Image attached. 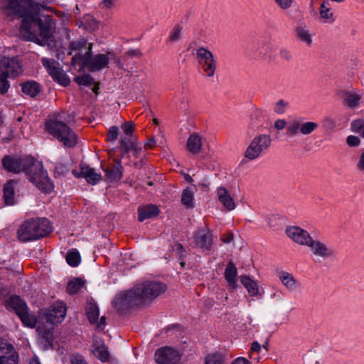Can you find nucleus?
Listing matches in <instances>:
<instances>
[{
	"instance_id": "obj_1",
	"label": "nucleus",
	"mask_w": 364,
	"mask_h": 364,
	"mask_svg": "<svg viewBox=\"0 0 364 364\" xmlns=\"http://www.w3.org/2000/svg\"><path fill=\"white\" fill-rule=\"evenodd\" d=\"M2 7L3 12L8 16L21 18L20 32L28 39L38 36L47 42L53 36L54 23L49 15L40 16V14L49 8L35 0H6Z\"/></svg>"
},
{
	"instance_id": "obj_2",
	"label": "nucleus",
	"mask_w": 364,
	"mask_h": 364,
	"mask_svg": "<svg viewBox=\"0 0 364 364\" xmlns=\"http://www.w3.org/2000/svg\"><path fill=\"white\" fill-rule=\"evenodd\" d=\"M2 166L6 171L14 173L25 172L28 180L42 193L49 194L54 190V184L48 177L47 171L32 157L5 156L2 159Z\"/></svg>"
},
{
	"instance_id": "obj_3",
	"label": "nucleus",
	"mask_w": 364,
	"mask_h": 364,
	"mask_svg": "<svg viewBox=\"0 0 364 364\" xmlns=\"http://www.w3.org/2000/svg\"><path fill=\"white\" fill-rule=\"evenodd\" d=\"M52 232L50 221L46 218H32L24 221L19 227L17 235L23 242L36 240Z\"/></svg>"
},
{
	"instance_id": "obj_4",
	"label": "nucleus",
	"mask_w": 364,
	"mask_h": 364,
	"mask_svg": "<svg viewBox=\"0 0 364 364\" xmlns=\"http://www.w3.org/2000/svg\"><path fill=\"white\" fill-rule=\"evenodd\" d=\"M45 130L64 146L73 148L77 144L75 132L65 122L50 119L45 122Z\"/></svg>"
},
{
	"instance_id": "obj_5",
	"label": "nucleus",
	"mask_w": 364,
	"mask_h": 364,
	"mask_svg": "<svg viewBox=\"0 0 364 364\" xmlns=\"http://www.w3.org/2000/svg\"><path fill=\"white\" fill-rule=\"evenodd\" d=\"M274 126L277 130H282L287 127V134L291 136H295L299 134H311L318 127V124L311 121L304 122V119L299 117L291 120L288 125L285 119H277Z\"/></svg>"
},
{
	"instance_id": "obj_6",
	"label": "nucleus",
	"mask_w": 364,
	"mask_h": 364,
	"mask_svg": "<svg viewBox=\"0 0 364 364\" xmlns=\"http://www.w3.org/2000/svg\"><path fill=\"white\" fill-rule=\"evenodd\" d=\"M167 289L166 284L157 281H145L135 285L142 304L164 294Z\"/></svg>"
},
{
	"instance_id": "obj_7",
	"label": "nucleus",
	"mask_w": 364,
	"mask_h": 364,
	"mask_svg": "<svg viewBox=\"0 0 364 364\" xmlns=\"http://www.w3.org/2000/svg\"><path fill=\"white\" fill-rule=\"evenodd\" d=\"M113 303L114 308L122 313L143 305L135 286L129 290L118 294Z\"/></svg>"
},
{
	"instance_id": "obj_8",
	"label": "nucleus",
	"mask_w": 364,
	"mask_h": 364,
	"mask_svg": "<svg viewBox=\"0 0 364 364\" xmlns=\"http://www.w3.org/2000/svg\"><path fill=\"white\" fill-rule=\"evenodd\" d=\"M271 137L268 134H259L253 138L245 151V157L253 161L264 154L271 145Z\"/></svg>"
},
{
	"instance_id": "obj_9",
	"label": "nucleus",
	"mask_w": 364,
	"mask_h": 364,
	"mask_svg": "<svg viewBox=\"0 0 364 364\" xmlns=\"http://www.w3.org/2000/svg\"><path fill=\"white\" fill-rule=\"evenodd\" d=\"M196 58L206 76L213 77L217 68V62L213 53L208 48L200 47L196 50Z\"/></svg>"
},
{
	"instance_id": "obj_10",
	"label": "nucleus",
	"mask_w": 364,
	"mask_h": 364,
	"mask_svg": "<svg viewBox=\"0 0 364 364\" xmlns=\"http://www.w3.org/2000/svg\"><path fill=\"white\" fill-rule=\"evenodd\" d=\"M41 63L54 81L65 87L70 84L69 77L63 71L58 61L42 58Z\"/></svg>"
},
{
	"instance_id": "obj_11",
	"label": "nucleus",
	"mask_w": 364,
	"mask_h": 364,
	"mask_svg": "<svg viewBox=\"0 0 364 364\" xmlns=\"http://www.w3.org/2000/svg\"><path fill=\"white\" fill-rule=\"evenodd\" d=\"M193 242L194 247L202 252H210L214 245L213 233L208 228L198 229L193 233Z\"/></svg>"
},
{
	"instance_id": "obj_12",
	"label": "nucleus",
	"mask_w": 364,
	"mask_h": 364,
	"mask_svg": "<svg viewBox=\"0 0 364 364\" xmlns=\"http://www.w3.org/2000/svg\"><path fill=\"white\" fill-rule=\"evenodd\" d=\"M109 58L105 54H97L92 57V50L89 48L87 54L82 57V66L87 67L90 71L95 72L108 67Z\"/></svg>"
},
{
	"instance_id": "obj_13",
	"label": "nucleus",
	"mask_w": 364,
	"mask_h": 364,
	"mask_svg": "<svg viewBox=\"0 0 364 364\" xmlns=\"http://www.w3.org/2000/svg\"><path fill=\"white\" fill-rule=\"evenodd\" d=\"M68 55L75 54L72 58V63L73 65L80 64L82 62V57L87 54L89 48L92 49V44L87 43L85 38H80L75 41H73L69 44Z\"/></svg>"
},
{
	"instance_id": "obj_14",
	"label": "nucleus",
	"mask_w": 364,
	"mask_h": 364,
	"mask_svg": "<svg viewBox=\"0 0 364 364\" xmlns=\"http://www.w3.org/2000/svg\"><path fill=\"white\" fill-rule=\"evenodd\" d=\"M66 314L65 304L63 301H56L46 311L44 316L48 323L58 324L65 319Z\"/></svg>"
},
{
	"instance_id": "obj_15",
	"label": "nucleus",
	"mask_w": 364,
	"mask_h": 364,
	"mask_svg": "<svg viewBox=\"0 0 364 364\" xmlns=\"http://www.w3.org/2000/svg\"><path fill=\"white\" fill-rule=\"evenodd\" d=\"M18 353L6 340L0 338V364H18Z\"/></svg>"
},
{
	"instance_id": "obj_16",
	"label": "nucleus",
	"mask_w": 364,
	"mask_h": 364,
	"mask_svg": "<svg viewBox=\"0 0 364 364\" xmlns=\"http://www.w3.org/2000/svg\"><path fill=\"white\" fill-rule=\"evenodd\" d=\"M337 95L342 101L343 106L355 109L360 105L363 95L353 90H341L337 92Z\"/></svg>"
},
{
	"instance_id": "obj_17",
	"label": "nucleus",
	"mask_w": 364,
	"mask_h": 364,
	"mask_svg": "<svg viewBox=\"0 0 364 364\" xmlns=\"http://www.w3.org/2000/svg\"><path fill=\"white\" fill-rule=\"evenodd\" d=\"M180 359L179 353L168 346L161 348L155 353V360L159 364H178Z\"/></svg>"
},
{
	"instance_id": "obj_18",
	"label": "nucleus",
	"mask_w": 364,
	"mask_h": 364,
	"mask_svg": "<svg viewBox=\"0 0 364 364\" xmlns=\"http://www.w3.org/2000/svg\"><path fill=\"white\" fill-rule=\"evenodd\" d=\"M285 232L287 235L294 242L303 246L307 247L313 239L306 230L299 226H289L286 228Z\"/></svg>"
},
{
	"instance_id": "obj_19",
	"label": "nucleus",
	"mask_w": 364,
	"mask_h": 364,
	"mask_svg": "<svg viewBox=\"0 0 364 364\" xmlns=\"http://www.w3.org/2000/svg\"><path fill=\"white\" fill-rule=\"evenodd\" d=\"M0 71L6 77H16L21 73V68L16 58L4 57L0 62Z\"/></svg>"
},
{
	"instance_id": "obj_20",
	"label": "nucleus",
	"mask_w": 364,
	"mask_h": 364,
	"mask_svg": "<svg viewBox=\"0 0 364 364\" xmlns=\"http://www.w3.org/2000/svg\"><path fill=\"white\" fill-rule=\"evenodd\" d=\"M307 247L310 249L311 253L316 257L329 259L334 256L333 248L321 240L312 239Z\"/></svg>"
},
{
	"instance_id": "obj_21",
	"label": "nucleus",
	"mask_w": 364,
	"mask_h": 364,
	"mask_svg": "<svg viewBox=\"0 0 364 364\" xmlns=\"http://www.w3.org/2000/svg\"><path fill=\"white\" fill-rule=\"evenodd\" d=\"M73 174L77 178H84L91 185H96L102 180V176L95 171V168L88 166H82L80 172L73 171Z\"/></svg>"
},
{
	"instance_id": "obj_22",
	"label": "nucleus",
	"mask_w": 364,
	"mask_h": 364,
	"mask_svg": "<svg viewBox=\"0 0 364 364\" xmlns=\"http://www.w3.org/2000/svg\"><path fill=\"white\" fill-rule=\"evenodd\" d=\"M105 172V176L109 182L119 181L122 178L123 167L122 166L121 159L113 160V164L111 166L103 168Z\"/></svg>"
},
{
	"instance_id": "obj_23",
	"label": "nucleus",
	"mask_w": 364,
	"mask_h": 364,
	"mask_svg": "<svg viewBox=\"0 0 364 364\" xmlns=\"http://www.w3.org/2000/svg\"><path fill=\"white\" fill-rule=\"evenodd\" d=\"M205 138L198 133L191 134L186 141V149L192 154H198L202 150Z\"/></svg>"
},
{
	"instance_id": "obj_24",
	"label": "nucleus",
	"mask_w": 364,
	"mask_h": 364,
	"mask_svg": "<svg viewBox=\"0 0 364 364\" xmlns=\"http://www.w3.org/2000/svg\"><path fill=\"white\" fill-rule=\"evenodd\" d=\"M5 305L8 310H14L18 316L28 308L26 301L17 295L11 296Z\"/></svg>"
},
{
	"instance_id": "obj_25",
	"label": "nucleus",
	"mask_w": 364,
	"mask_h": 364,
	"mask_svg": "<svg viewBox=\"0 0 364 364\" xmlns=\"http://www.w3.org/2000/svg\"><path fill=\"white\" fill-rule=\"evenodd\" d=\"M295 36L307 47H311L313 43V37L305 23H299L295 28Z\"/></svg>"
},
{
	"instance_id": "obj_26",
	"label": "nucleus",
	"mask_w": 364,
	"mask_h": 364,
	"mask_svg": "<svg viewBox=\"0 0 364 364\" xmlns=\"http://www.w3.org/2000/svg\"><path fill=\"white\" fill-rule=\"evenodd\" d=\"M217 194L218 200L228 211H231L235 208V203L225 188L219 187L217 189Z\"/></svg>"
},
{
	"instance_id": "obj_27",
	"label": "nucleus",
	"mask_w": 364,
	"mask_h": 364,
	"mask_svg": "<svg viewBox=\"0 0 364 364\" xmlns=\"http://www.w3.org/2000/svg\"><path fill=\"white\" fill-rule=\"evenodd\" d=\"M277 276L282 284L290 291L296 289L299 286L298 281L293 274L283 270L277 271Z\"/></svg>"
},
{
	"instance_id": "obj_28",
	"label": "nucleus",
	"mask_w": 364,
	"mask_h": 364,
	"mask_svg": "<svg viewBox=\"0 0 364 364\" xmlns=\"http://www.w3.org/2000/svg\"><path fill=\"white\" fill-rule=\"evenodd\" d=\"M159 213V208L153 204H149L144 206H139L138 208V219L143 222L146 219L156 217Z\"/></svg>"
},
{
	"instance_id": "obj_29",
	"label": "nucleus",
	"mask_w": 364,
	"mask_h": 364,
	"mask_svg": "<svg viewBox=\"0 0 364 364\" xmlns=\"http://www.w3.org/2000/svg\"><path fill=\"white\" fill-rule=\"evenodd\" d=\"M204 364H228L227 355L218 351L208 353L205 357Z\"/></svg>"
},
{
	"instance_id": "obj_30",
	"label": "nucleus",
	"mask_w": 364,
	"mask_h": 364,
	"mask_svg": "<svg viewBox=\"0 0 364 364\" xmlns=\"http://www.w3.org/2000/svg\"><path fill=\"white\" fill-rule=\"evenodd\" d=\"M86 315L91 324L96 323L100 316V310L97 304L92 301H88L85 309Z\"/></svg>"
},
{
	"instance_id": "obj_31",
	"label": "nucleus",
	"mask_w": 364,
	"mask_h": 364,
	"mask_svg": "<svg viewBox=\"0 0 364 364\" xmlns=\"http://www.w3.org/2000/svg\"><path fill=\"white\" fill-rule=\"evenodd\" d=\"M237 269L232 262H229L225 270V279L228 285L232 288L236 286Z\"/></svg>"
},
{
	"instance_id": "obj_32",
	"label": "nucleus",
	"mask_w": 364,
	"mask_h": 364,
	"mask_svg": "<svg viewBox=\"0 0 364 364\" xmlns=\"http://www.w3.org/2000/svg\"><path fill=\"white\" fill-rule=\"evenodd\" d=\"M21 91L31 97H36L41 92L39 84L35 81H27L21 85Z\"/></svg>"
},
{
	"instance_id": "obj_33",
	"label": "nucleus",
	"mask_w": 364,
	"mask_h": 364,
	"mask_svg": "<svg viewBox=\"0 0 364 364\" xmlns=\"http://www.w3.org/2000/svg\"><path fill=\"white\" fill-rule=\"evenodd\" d=\"M181 201L186 209H192L195 207L194 192L191 188L187 187L183 191Z\"/></svg>"
},
{
	"instance_id": "obj_34",
	"label": "nucleus",
	"mask_w": 364,
	"mask_h": 364,
	"mask_svg": "<svg viewBox=\"0 0 364 364\" xmlns=\"http://www.w3.org/2000/svg\"><path fill=\"white\" fill-rule=\"evenodd\" d=\"M240 282L242 285L246 288L250 296H257L259 293V287L257 283L252 280L248 276H242Z\"/></svg>"
},
{
	"instance_id": "obj_35",
	"label": "nucleus",
	"mask_w": 364,
	"mask_h": 364,
	"mask_svg": "<svg viewBox=\"0 0 364 364\" xmlns=\"http://www.w3.org/2000/svg\"><path fill=\"white\" fill-rule=\"evenodd\" d=\"M328 4V2H326ZM320 18L322 22L332 23L335 21L333 12L331 11L329 7L326 5V2L322 3L318 9Z\"/></svg>"
},
{
	"instance_id": "obj_36",
	"label": "nucleus",
	"mask_w": 364,
	"mask_h": 364,
	"mask_svg": "<svg viewBox=\"0 0 364 364\" xmlns=\"http://www.w3.org/2000/svg\"><path fill=\"white\" fill-rule=\"evenodd\" d=\"M92 351L95 356L100 361L105 363L109 360V353L108 351L107 347L104 344V343L95 346Z\"/></svg>"
},
{
	"instance_id": "obj_37",
	"label": "nucleus",
	"mask_w": 364,
	"mask_h": 364,
	"mask_svg": "<svg viewBox=\"0 0 364 364\" xmlns=\"http://www.w3.org/2000/svg\"><path fill=\"white\" fill-rule=\"evenodd\" d=\"M120 148L123 149L124 154H127L131 150L137 151V144L132 136H127L121 139Z\"/></svg>"
},
{
	"instance_id": "obj_38",
	"label": "nucleus",
	"mask_w": 364,
	"mask_h": 364,
	"mask_svg": "<svg viewBox=\"0 0 364 364\" xmlns=\"http://www.w3.org/2000/svg\"><path fill=\"white\" fill-rule=\"evenodd\" d=\"M14 181H10L4 186V198L6 205H13L14 203Z\"/></svg>"
},
{
	"instance_id": "obj_39",
	"label": "nucleus",
	"mask_w": 364,
	"mask_h": 364,
	"mask_svg": "<svg viewBox=\"0 0 364 364\" xmlns=\"http://www.w3.org/2000/svg\"><path fill=\"white\" fill-rule=\"evenodd\" d=\"M18 318L21 321L23 325L26 327L33 328L36 325L37 318L34 314H30L28 309L25 310L23 313H21L18 316Z\"/></svg>"
},
{
	"instance_id": "obj_40",
	"label": "nucleus",
	"mask_w": 364,
	"mask_h": 364,
	"mask_svg": "<svg viewBox=\"0 0 364 364\" xmlns=\"http://www.w3.org/2000/svg\"><path fill=\"white\" fill-rule=\"evenodd\" d=\"M84 282L80 278H75L68 282L66 291L70 294H77L83 287Z\"/></svg>"
},
{
	"instance_id": "obj_41",
	"label": "nucleus",
	"mask_w": 364,
	"mask_h": 364,
	"mask_svg": "<svg viewBox=\"0 0 364 364\" xmlns=\"http://www.w3.org/2000/svg\"><path fill=\"white\" fill-rule=\"evenodd\" d=\"M66 262L71 267H77L80 262V255L79 252L73 249L68 252L66 255Z\"/></svg>"
},
{
	"instance_id": "obj_42",
	"label": "nucleus",
	"mask_w": 364,
	"mask_h": 364,
	"mask_svg": "<svg viewBox=\"0 0 364 364\" xmlns=\"http://www.w3.org/2000/svg\"><path fill=\"white\" fill-rule=\"evenodd\" d=\"M350 130L364 138V119H357L350 122Z\"/></svg>"
},
{
	"instance_id": "obj_43",
	"label": "nucleus",
	"mask_w": 364,
	"mask_h": 364,
	"mask_svg": "<svg viewBox=\"0 0 364 364\" xmlns=\"http://www.w3.org/2000/svg\"><path fill=\"white\" fill-rule=\"evenodd\" d=\"M182 26L176 24L170 31L168 40L170 42L178 41L181 38Z\"/></svg>"
},
{
	"instance_id": "obj_44",
	"label": "nucleus",
	"mask_w": 364,
	"mask_h": 364,
	"mask_svg": "<svg viewBox=\"0 0 364 364\" xmlns=\"http://www.w3.org/2000/svg\"><path fill=\"white\" fill-rule=\"evenodd\" d=\"M75 82L79 85L90 86L94 82V79L89 74H85L83 75L76 77L75 78Z\"/></svg>"
},
{
	"instance_id": "obj_45",
	"label": "nucleus",
	"mask_w": 364,
	"mask_h": 364,
	"mask_svg": "<svg viewBox=\"0 0 364 364\" xmlns=\"http://www.w3.org/2000/svg\"><path fill=\"white\" fill-rule=\"evenodd\" d=\"M289 107V102L284 100H278L274 106V112L278 114H283Z\"/></svg>"
},
{
	"instance_id": "obj_46",
	"label": "nucleus",
	"mask_w": 364,
	"mask_h": 364,
	"mask_svg": "<svg viewBox=\"0 0 364 364\" xmlns=\"http://www.w3.org/2000/svg\"><path fill=\"white\" fill-rule=\"evenodd\" d=\"M322 126L325 129L333 130L336 127V119L331 116H327L323 119Z\"/></svg>"
},
{
	"instance_id": "obj_47",
	"label": "nucleus",
	"mask_w": 364,
	"mask_h": 364,
	"mask_svg": "<svg viewBox=\"0 0 364 364\" xmlns=\"http://www.w3.org/2000/svg\"><path fill=\"white\" fill-rule=\"evenodd\" d=\"M7 78L8 77H6L2 73L0 75V93L2 95L6 93L10 87Z\"/></svg>"
},
{
	"instance_id": "obj_48",
	"label": "nucleus",
	"mask_w": 364,
	"mask_h": 364,
	"mask_svg": "<svg viewBox=\"0 0 364 364\" xmlns=\"http://www.w3.org/2000/svg\"><path fill=\"white\" fill-rule=\"evenodd\" d=\"M172 251L176 252V256L178 257L179 259H182L185 257L186 250L183 246L179 242H176L172 245Z\"/></svg>"
},
{
	"instance_id": "obj_49",
	"label": "nucleus",
	"mask_w": 364,
	"mask_h": 364,
	"mask_svg": "<svg viewBox=\"0 0 364 364\" xmlns=\"http://www.w3.org/2000/svg\"><path fill=\"white\" fill-rule=\"evenodd\" d=\"M119 134V129L117 126H112L109 128L107 136V140L109 141H115Z\"/></svg>"
},
{
	"instance_id": "obj_50",
	"label": "nucleus",
	"mask_w": 364,
	"mask_h": 364,
	"mask_svg": "<svg viewBox=\"0 0 364 364\" xmlns=\"http://www.w3.org/2000/svg\"><path fill=\"white\" fill-rule=\"evenodd\" d=\"M346 143L350 147H357L360 144L361 141L358 136L350 135L346 139Z\"/></svg>"
},
{
	"instance_id": "obj_51",
	"label": "nucleus",
	"mask_w": 364,
	"mask_h": 364,
	"mask_svg": "<svg viewBox=\"0 0 364 364\" xmlns=\"http://www.w3.org/2000/svg\"><path fill=\"white\" fill-rule=\"evenodd\" d=\"M274 1L281 9L287 10L291 6L294 0H274Z\"/></svg>"
},
{
	"instance_id": "obj_52",
	"label": "nucleus",
	"mask_w": 364,
	"mask_h": 364,
	"mask_svg": "<svg viewBox=\"0 0 364 364\" xmlns=\"http://www.w3.org/2000/svg\"><path fill=\"white\" fill-rule=\"evenodd\" d=\"M71 364H87L84 357L80 354H73L70 357Z\"/></svg>"
},
{
	"instance_id": "obj_53",
	"label": "nucleus",
	"mask_w": 364,
	"mask_h": 364,
	"mask_svg": "<svg viewBox=\"0 0 364 364\" xmlns=\"http://www.w3.org/2000/svg\"><path fill=\"white\" fill-rule=\"evenodd\" d=\"M356 167L358 171L364 173V149L361 151L358 156Z\"/></svg>"
},
{
	"instance_id": "obj_54",
	"label": "nucleus",
	"mask_w": 364,
	"mask_h": 364,
	"mask_svg": "<svg viewBox=\"0 0 364 364\" xmlns=\"http://www.w3.org/2000/svg\"><path fill=\"white\" fill-rule=\"evenodd\" d=\"M122 128L127 136H132L134 132V124L131 122L124 123Z\"/></svg>"
},
{
	"instance_id": "obj_55",
	"label": "nucleus",
	"mask_w": 364,
	"mask_h": 364,
	"mask_svg": "<svg viewBox=\"0 0 364 364\" xmlns=\"http://www.w3.org/2000/svg\"><path fill=\"white\" fill-rule=\"evenodd\" d=\"M42 337L45 339L46 342L51 345L53 342V333L50 331H44L42 333Z\"/></svg>"
},
{
	"instance_id": "obj_56",
	"label": "nucleus",
	"mask_w": 364,
	"mask_h": 364,
	"mask_svg": "<svg viewBox=\"0 0 364 364\" xmlns=\"http://www.w3.org/2000/svg\"><path fill=\"white\" fill-rule=\"evenodd\" d=\"M279 55H280L281 58H282L287 61H289L291 59V53L288 50H286V49L281 50L279 52Z\"/></svg>"
},
{
	"instance_id": "obj_57",
	"label": "nucleus",
	"mask_w": 364,
	"mask_h": 364,
	"mask_svg": "<svg viewBox=\"0 0 364 364\" xmlns=\"http://www.w3.org/2000/svg\"><path fill=\"white\" fill-rule=\"evenodd\" d=\"M117 0H102V4L103 6L107 9H111Z\"/></svg>"
},
{
	"instance_id": "obj_58",
	"label": "nucleus",
	"mask_w": 364,
	"mask_h": 364,
	"mask_svg": "<svg viewBox=\"0 0 364 364\" xmlns=\"http://www.w3.org/2000/svg\"><path fill=\"white\" fill-rule=\"evenodd\" d=\"M96 324H97L96 328L97 329L103 330L106 325V317L104 316H102L100 319V321L99 322L97 321Z\"/></svg>"
},
{
	"instance_id": "obj_59",
	"label": "nucleus",
	"mask_w": 364,
	"mask_h": 364,
	"mask_svg": "<svg viewBox=\"0 0 364 364\" xmlns=\"http://www.w3.org/2000/svg\"><path fill=\"white\" fill-rule=\"evenodd\" d=\"M221 240L224 243H229L233 240V235L232 233L223 235L221 236Z\"/></svg>"
},
{
	"instance_id": "obj_60",
	"label": "nucleus",
	"mask_w": 364,
	"mask_h": 364,
	"mask_svg": "<svg viewBox=\"0 0 364 364\" xmlns=\"http://www.w3.org/2000/svg\"><path fill=\"white\" fill-rule=\"evenodd\" d=\"M232 364H250V362L245 358H237Z\"/></svg>"
},
{
	"instance_id": "obj_61",
	"label": "nucleus",
	"mask_w": 364,
	"mask_h": 364,
	"mask_svg": "<svg viewBox=\"0 0 364 364\" xmlns=\"http://www.w3.org/2000/svg\"><path fill=\"white\" fill-rule=\"evenodd\" d=\"M156 145V140L154 138L148 139L145 143V147L152 149Z\"/></svg>"
},
{
	"instance_id": "obj_62",
	"label": "nucleus",
	"mask_w": 364,
	"mask_h": 364,
	"mask_svg": "<svg viewBox=\"0 0 364 364\" xmlns=\"http://www.w3.org/2000/svg\"><path fill=\"white\" fill-rule=\"evenodd\" d=\"M251 350L255 352H259L261 350V345L257 341H254L252 343Z\"/></svg>"
},
{
	"instance_id": "obj_63",
	"label": "nucleus",
	"mask_w": 364,
	"mask_h": 364,
	"mask_svg": "<svg viewBox=\"0 0 364 364\" xmlns=\"http://www.w3.org/2000/svg\"><path fill=\"white\" fill-rule=\"evenodd\" d=\"M29 364H41V362L38 358L33 357L30 359Z\"/></svg>"
},
{
	"instance_id": "obj_64",
	"label": "nucleus",
	"mask_w": 364,
	"mask_h": 364,
	"mask_svg": "<svg viewBox=\"0 0 364 364\" xmlns=\"http://www.w3.org/2000/svg\"><path fill=\"white\" fill-rule=\"evenodd\" d=\"M185 179L186 181H188V183H192L193 181V178L188 175V174H186V176H185Z\"/></svg>"
}]
</instances>
